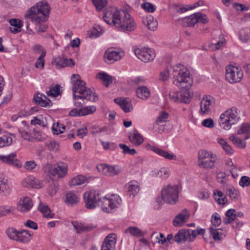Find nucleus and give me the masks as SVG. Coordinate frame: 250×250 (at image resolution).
I'll use <instances>...</instances> for the list:
<instances>
[{
	"label": "nucleus",
	"mask_w": 250,
	"mask_h": 250,
	"mask_svg": "<svg viewBox=\"0 0 250 250\" xmlns=\"http://www.w3.org/2000/svg\"><path fill=\"white\" fill-rule=\"evenodd\" d=\"M227 194L232 200H236L239 196V192L233 187H231L227 189Z\"/></svg>",
	"instance_id": "54"
},
{
	"label": "nucleus",
	"mask_w": 250,
	"mask_h": 250,
	"mask_svg": "<svg viewBox=\"0 0 250 250\" xmlns=\"http://www.w3.org/2000/svg\"><path fill=\"white\" fill-rule=\"evenodd\" d=\"M134 53L140 60L145 62L151 61L155 57L154 51L149 48H137L135 49Z\"/></svg>",
	"instance_id": "12"
},
{
	"label": "nucleus",
	"mask_w": 250,
	"mask_h": 250,
	"mask_svg": "<svg viewBox=\"0 0 250 250\" xmlns=\"http://www.w3.org/2000/svg\"><path fill=\"white\" fill-rule=\"evenodd\" d=\"M50 13V6L46 1H42L30 8L24 18L27 21L26 28L29 29V21L36 25V30L38 32H44L47 28L44 22L48 20Z\"/></svg>",
	"instance_id": "2"
},
{
	"label": "nucleus",
	"mask_w": 250,
	"mask_h": 250,
	"mask_svg": "<svg viewBox=\"0 0 250 250\" xmlns=\"http://www.w3.org/2000/svg\"><path fill=\"white\" fill-rule=\"evenodd\" d=\"M125 232L135 237H141L143 235L141 229L135 227H129L125 229Z\"/></svg>",
	"instance_id": "39"
},
{
	"label": "nucleus",
	"mask_w": 250,
	"mask_h": 250,
	"mask_svg": "<svg viewBox=\"0 0 250 250\" xmlns=\"http://www.w3.org/2000/svg\"><path fill=\"white\" fill-rule=\"evenodd\" d=\"M101 193L99 191L92 190L85 192L83 195L85 207L88 209H94L100 206Z\"/></svg>",
	"instance_id": "7"
},
{
	"label": "nucleus",
	"mask_w": 250,
	"mask_h": 250,
	"mask_svg": "<svg viewBox=\"0 0 250 250\" xmlns=\"http://www.w3.org/2000/svg\"><path fill=\"white\" fill-rule=\"evenodd\" d=\"M226 217L223 219V222L225 225L231 223L233 221L235 220L236 217V211L234 209H229L225 213Z\"/></svg>",
	"instance_id": "31"
},
{
	"label": "nucleus",
	"mask_w": 250,
	"mask_h": 250,
	"mask_svg": "<svg viewBox=\"0 0 250 250\" xmlns=\"http://www.w3.org/2000/svg\"><path fill=\"white\" fill-rule=\"evenodd\" d=\"M52 63L56 66L57 68L72 67L75 65L73 60L71 59H67L64 56H59L53 59Z\"/></svg>",
	"instance_id": "14"
},
{
	"label": "nucleus",
	"mask_w": 250,
	"mask_h": 250,
	"mask_svg": "<svg viewBox=\"0 0 250 250\" xmlns=\"http://www.w3.org/2000/svg\"><path fill=\"white\" fill-rule=\"evenodd\" d=\"M46 94L48 96L53 97H55L61 95L60 85L57 84L55 86L51 87L50 90L46 92Z\"/></svg>",
	"instance_id": "46"
},
{
	"label": "nucleus",
	"mask_w": 250,
	"mask_h": 250,
	"mask_svg": "<svg viewBox=\"0 0 250 250\" xmlns=\"http://www.w3.org/2000/svg\"><path fill=\"white\" fill-rule=\"evenodd\" d=\"M96 77L100 79L106 87H108L112 83V77L104 72L99 73Z\"/></svg>",
	"instance_id": "35"
},
{
	"label": "nucleus",
	"mask_w": 250,
	"mask_h": 250,
	"mask_svg": "<svg viewBox=\"0 0 250 250\" xmlns=\"http://www.w3.org/2000/svg\"><path fill=\"white\" fill-rule=\"evenodd\" d=\"M71 80L73 83V98L74 100L82 99L84 103V101L95 102L98 100L97 94L85 87V82L81 80L79 75L73 74Z\"/></svg>",
	"instance_id": "3"
},
{
	"label": "nucleus",
	"mask_w": 250,
	"mask_h": 250,
	"mask_svg": "<svg viewBox=\"0 0 250 250\" xmlns=\"http://www.w3.org/2000/svg\"><path fill=\"white\" fill-rule=\"evenodd\" d=\"M14 210V208L12 207L7 206H0V216H6Z\"/></svg>",
	"instance_id": "53"
},
{
	"label": "nucleus",
	"mask_w": 250,
	"mask_h": 250,
	"mask_svg": "<svg viewBox=\"0 0 250 250\" xmlns=\"http://www.w3.org/2000/svg\"><path fill=\"white\" fill-rule=\"evenodd\" d=\"M114 101L120 105L125 113L129 112L133 109L131 101L129 98H115Z\"/></svg>",
	"instance_id": "19"
},
{
	"label": "nucleus",
	"mask_w": 250,
	"mask_h": 250,
	"mask_svg": "<svg viewBox=\"0 0 250 250\" xmlns=\"http://www.w3.org/2000/svg\"><path fill=\"white\" fill-rule=\"evenodd\" d=\"M190 229H181L174 236V241L177 243H183L185 241H190Z\"/></svg>",
	"instance_id": "17"
},
{
	"label": "nucleus",
	"mask_w": 250,
	"mask_h": 250,
	"mask_svg": "<svg viewBox=\"0 0 250 250\" xmlns=\"http://www.w3.org/2000/svg\"><path fill=\"white\" fill-rule=\"evenodd\" d=\"M12 143L11 134L6 133L2 136L0 137V147L10 146Z\"/></svg>",
	"instance_id": "42"
},
{
	"label": "nucleus",
	"mask_w": 250,
	"mask_h": 250,
	"mask_svg": "<svg viewBox=\"0 0 250 250\" xmlns=\"http://www.w3.org/2000/svg\"><path fill=\"white\" fill-rule=\"evenodd\" d=\"M121 201V199H119V197L117 195L101 196L99 206L101 207L104 212L109 213L116 208L120 204Z\"/></svg>",
	"instance_id": "6"
},
{
	"label": "nucleus",
	"mask_w": 250,
	"mask_h": 250,
	"mask_svg": "<svg viewBox=\"0 0 250 250\" xmlns=\"http://www.w3.org/2000/svg\"><path fill=\"white\" fill-rule=\"evenodd\" d=\"M65 126L60 123H57L54 124L52 126V131L55 134L58 135L63 132Z\"/></svg>",
	"instance_id": "51"
},
{
	"label": "nucleus",
	"mask_w": 250,
	"mask_h": 250,
	"mask_svg": "<svg viewBox=\"0 0 250 250\" xmlns=\"http://www.w3.org/2000/svg\"><path fill=\"white\" fill-rule=\"evenodd\" d=\"M130 142L135 146H138L144 142L142 136L136 130L129 136Z\"/></svg>",
	"instance_id": "27"
},
{
	"label": "nucleus",
	"mask_w": 250,
	"mask_h": 250,
	"mask_svg": "<svg viewBox=\"0 0 250 250\" xmlns=\"http://www.w3.org/2000/svg\"><path fill=\"white\" fill-rule=\"evenodd\" d=\"M21 185L25 187H32L39 188H41L39 181L32 176L25 178L21 182Z\"/></svg>",
	"instance_id": "23"
},
{
	"label": "nucleus",
	"mask_w": 250,
	"mask_h": 250,
	"mask_svg": "<svg viewBox=\"0 0 250 250\" xmlns=\"http://www.w3.org/2000/svg\"><path fill=\"white\" fill-rule=\"evenodd\" d=\"M119 147L123 149V152L124 154H129L133 155L136 153V151L135 149H131L125 144H119Z\"/></svg>",
	"instance_id": "58"
},
{
	"label": "nucleus",
	"mask_w": 250,
	"mask_h": 250,
	"mask_svg": "<svg viewBox=\"0 0 250 250\" xmlns=\"http://www.w3.org/2000/svg\"><path fill=\"white\" fill-rule=\"evenodd\" d=\"M205 229H198L197 230L190 229V241H193L197 235L204 234Z\"/></svg>",
	"instance_id": "57"
},
{
	"label": "nucleus",
	"mask_w": 250,
	"mask_h": 250,
	"mask_svg": "<svg viewBox=\"0 0 250 250\" xmlns=\"http://www.w3.org/2000/svg\"><path fill=\"white\" fill-rule=\"evenodd\" d=\"M18 232V231L14 228H8L6 231L8 237L10 239L16 241H17Z\"/></svg>",
	"instance_id": "56"
},
{
	"label": "nucleus",
	"mask_w": 250,
	"mask_h": 250,
	"mask_svg": "<svg viewBox=\"0 0 250 250\" xmlns=\"http://www.w3.org/2000/svg\"><path fill=\"white\" fill-rule=\"evenodd\" d=\"M239 119L237 108L232 107L221 114L218 122L222 128L228 130L231 128L232 125L238 123Z\"/></svg>",
	"instance_id": "4"
},
{
	"label": "nucleus",
	"mask_w": 250,
	"mask_h": 250,
	"mask_svg": "<svg viewBox=\"0 0 250 250\" xmlns=\"http://www.w3.org/2000/svg\"><path fill=\"white\" fill-rule=\"evenodd\" d=\"M79 200L78 195L73 191H70L66 194L65 201L68 205H73L77 204Z\"/></svg>",
	"instance_id": "32"
},
{
	"label": "nucleus",
	"mask_w": 250,
	"mask_h": 250,
	"mask_svg": "<svg viewBox=\"0 0 250 250\" xmlns=\"http://www.w3.org/2000/svg\"><path fill=\"white\" fill-rule=\"evenodd\" d=\"M39 209L43 214L44 217L47 218H52L54 217V213H52L49 207L44 205H40Z\"/></svg>",
	"instance_id": "43"
},
{
	"label": "nucleus",
	"mask_w": 250,
	"mask_h": 250,
	"mask_svg": "<svg viewBox=\"0 0 250 250\" xmlns=\"http://www.w3.org/2000/svg\"><path fill=\"white\" fill-rule=\"evenodd\" d=\"M32 200L28 197H23L21 199L18 204V209L21 212H27L33 207Z\"/></svg>",
	"instance_id": "18"
},
{
	"label": "nucleus",
	"mask_w": 250,
	"mask_h": 250,
	"mask_svg": "<svg viewBox=\"0 0 250 250\" xmlns=\"http://www.w3.org/2000/svg\"><path fill=\"white\" fill-rule=\"evenodd\" d=\"M9 23L11 26L10 30L13 33L16 34L21 31L22 26V21L20 19H13L9 20Z\"/></svg>",
	"instance_id": "28"
},
{
	"label": "nucleus",
	"mask_w": 250,
	"mask_h": 250,
	"mask_svg": "<svg viewBox=\"0 0 250 250\" xmlns=\"http://www.w3.org/2000/svg\"><path fill=\"white\" fill-rule=\"evenodd\" d=\"M125 188L130 195L133 196L137 194L140 190L139 183L136 181L129 182L126 185Z\"/></svg>",
	"instance_id": "26"
},
{
	"label": "nucleus",
	"mask_w": 250,
	"mask_h": 250,
	"mask_svg": "<svg viewBox=\"0 0 250 250\" xmlns=\"http://www.w3.org/2000/svg\"><path fill=\"white\" fill-rule=\"evenodd\" d=\"M163 200L166 203L175 204L178 199L179 191L177 186H171L170 185L164 187L161 191Z\"/></svg>",
	"instance_id": "5"
},
{
	"label": "nucleus",
	"mask_w": 250,
	"mask_h": 250,
	"mask_svg": "<svg viewBox=\"0 0 250 250\" xmlns=\"http://www.w3.org/2000/svg\"><path fill=\"white\" fill-rule=\"evenodd\" d=\"M173 83L182 89L178 92L179 99L177 102H189L192 96L188 90L193 84V80L190 77L189 71L184 65L179 64L174 67Z\"/></svg>",
	"instance_id": "1"
},
{
	"label": "nucleus",
	"mask_w": 250,
	"mask_h": 250,
	"mask_svg": "<svg viewBox=\"0 0 250 250\" xmlns=\"http://www.w3.org/2000/svg\"><path fill=\"white\" fill-rule=\"evenodd\" d=\"M218 143L222 146L223 149L228 154L233 153L231 147L223 139H218Z\"/></svg>",
	"instance_id": "48"
},
{
	"label": "nucleus",
	"mask_w": 250,
	"mask_h": 250,
	"mask_svg": "<svg viewBox=\"0 0 250 250\" xmlns=\"http://www.w3.org/2000/svg\"><path fill=\"white\" fill-rule=\"evenodd\" d=\"M37 104L42 107L50 106L52 105L51 101L44 94L38 93L33 98Z\"/></svg>",
	"instance_id": "22"
},
{
	"label": "nucleus",
	"mask_w": 250,
	"mask_h": 250,
	"mask_svg": "<svg viewBox=\"0 0 250 250\" xmlns=\"http://www.w3.org/2000/svg\"><path fill=\"white\" fill-rule=\"evenodd\" d=\"M19 132L21 134V137L23 139L28 140L30 142H31V141H33V139L31 138V134H29L27 131L23 130L22 128H19Z\"/></svg>",
	"instance_id": "63"
},
{
	"label": "nucleus",
	"mask_w": 250,
	"mask_h": 250,
	"mask_svg": "<svg viewBox=\"0 0 250 250\" xmlns=\"http://www.w3.org/2000/svg\"><path fill=\"white\" fill-rule=\"evenodd\" d=\"M168 118V114L165 111L161 112L159 116L156 120V124L158 125L159 124L163 123L167 121Z\"/></svg>",
	"instance_id": "60"
},
{
	"label": "nucleus",
	"mask_w": 250,
	"mask_h": 250,
	"mask_svg": "<svg viewBox=\"0 0 250 250\" xmlns=\"http://www.w3.org/2000/svg\"><path fill=\"white\" fill-rule=\"evenodd\" d=\"M243 77L242 69L232 65H228L226 67L225 78L230 83H238Z\"/></svg>",
	"instance_id": "8"
},
{
	"label": "nucleus",
	"mask_w": 250,
	"mask_h": 250,
	"mask_svg": "<svg viewBox=\"0 0 250 250\" xmlns=\"http://www.w3.org/2000/svg\"><path fill=\"white\" fill-rule=\"evenodd\" d=\"M117 235L114 233L108 234L105 238L101 250H115Z\"/></svg>",
	"instance_id": "15"
},
{
	"label": "nucleus",
	"mask_w": 250,
	"mask_h": 250,
	"mask_svg": "<svg viewBox=\"0 0 250 250\" xmlns=\"http://www.w3.org/2000/svg\"><path fill=\"white\" fill-rule=\"evenodd\" d=\"M151 242L154 245L155 243L164 244L166 242L165 236L161 233L154 232L151 236Z\"/></svg>",
	"instance_id": "36"
},
{
	"label": "nucleus",
	"mask_w": 250,
	"mask_h": 250,
	"mask_svg": "<svg viewBox=\"0 0 250 250\" xmlns=\"http://www.w3.org/2000/svg\"><path fill=\"white\" fill-rule=\"evenodd\" d=\"M143 22L150 30L153 31L156 29L158 25L157 21L151 16L147 17L146 19L143 21Z\"/></svg>",
	"instance_id": "37"
},
{
	"label": "nucleus",
	"mask_w": 250,
	"mask_h": 250,
	"mask_svg": "<svg viewBox=\"0 0 250 250\" xmlns=\"http://www.w3.org/2000/svg\"><path fill=\"white\" fill-rule=\"evenodd\" d=\"M212 224L215 226H219L222 222L220 215L217 212L214 213L211 219Z\"/></svg>",
	"instance_id": "61"
},
{
	"label": "nucleus",
	"mask_w": 250,
	"mask_h": 250,
	"mask_svg": "<svg viewBox=\"0 0 250 250\" xmlns=\"http://www.w3.org/2000/svg\"><path fill=\"white\" fill-rule=\"evenodd\" d=\"M46 170L52 176H57L58 178H63L67 174L68 169V165L64 163H60L56 167H52L50 165H47Z\"/></svg>",
	"instance_id": "10"
},
{
	"label": "nucleus",
	"mask_w": 250,
	"mask_h": 250,
	"mask_svg": "<svg viewBox=\"0 0 250 250\" xmlns=\"http://www.w3.org/2000/svg\"><path fill=\"white\" fill-rule=\"evenodd\" d=\"M155 152L156 153L158 154L160 156L164 157L165 158H166L167 159H168V160H176V156L174 154L169 153L167 151L163 150L158 147H157V149H155Z\"/></svg>",
	"instance_id": "41"
},
{
	"label": "nucleus",
	"mask_w": 250,
	"mask_h": 250,
	"mask_svg": "<svg viewBox=\"0 0 250 250\" xmlns=\"http://www.w3.org/2000/svg\"><path fill=\"white\" fill-rule=\"evenodd\" d=\"M98 171L102 174L109 176H114L121 172V169L117 166H112L105 164L100 165L97 167Z\"/></svg>",
	"instance_id": "13"
},
{
	"label": "nucleus",
	"mask_w": 250,
	"mask_h": 250,
	"mask_svg": "<svg viewBox=\"0 0 250 250\" xmlns=\"http://www.w3.org/2000/svg\"><path fill=\"white\" fill-rule=\"evenodd\" d=\"M33 234V232L25 229L19 231L17 241L23 243H27L31 240Z\"/></svg>",
	"instance_id": "24"
},
{
	"label": "nucleus",
	"mask_w": 250,
	"mask_h": 250,
	"mask_svg": "<svg viewBox=\"0 0 250 250\" xmlns=\"http://www.w3.org/2000/svg\"><path fill=\"white\" fill-rule=\"evenodd\" d=\"M87 178L86 177L79 175L74 178L72 179L69 182V184L70 186H77L81 185L84 184L86 181H87Z\"/></svg>",
	"instance_id": "40"
},
{
	"label": "nucleus",
	"mask_w": 250,
	"mask_h": 250,
	"mask_svg": "<svg viewBox=\"0 0 250 250\" xmlns=\"http://www.w3.org/2000/svg\"><path fill=\"white\" fill-rule=\"evenodd\" d=\"M46 56V51H42V53L41 54L40 56L37 59L35 66L37 68L42 69L43 68L45 63L44 57Z\"/></svg>",
	"instance_id": "50"
},
{
	"label": "nucleus",
	"mask_w": 250,
	"mask_h": 250,
	"mask_svg": "<svg viewBox=\"0 0 250 250\" xmlns=\"http://www.w3.org/2000/svg\"><path fill=\"white\" fill-rule=\"evenodd\" d=\"M225 42V38L223 35H221L219 37V40L216 42L210 44L209 47L212 49H219Z\"/></svg>",
	"instance_id": "55"
},
{
	"label": "nucleus",
	"mask_w": 250,
	"mask_h": 250,
	"mask_svg": "<svg viewBox=\"0 0 250 250\" xmlns=\"http://www.w3.org/2000/svg\"><path fill=\"white\" fill-rule=\"evenodd\" d=\"M211 155H213L211 152H208L205 150H201L198 152V165L200 164L201 161H203L207 158H209Z\"/></svg>",
	"instance_id": "49"
},
{
	"label": "nucleus",
	"mask_w": 250,
	"mask_h": 250,
	"mask_svg": "<svg viewBox=\"0 0 250 250\" xmlns=\"http://www.w3.org/2000/svg\"><path fill=\"white\" fill-rule=\"evenodd\" d=\"M0 160L5 163L14 166H18V161L16 158V154L15 153H11V154L6 156H0Z\"/></svg>",
	"instance_id": "30"
},
{
	"label": "nucleus",
	"mask_w": 250,
	"mask_h": 250,
	"mask_svg": "<svg viewBox=\"0 0 250 250\" xmlns=\"http://www.w3.org/2000/svg\"><path fill=\"white\" fill-rule=\"evenodd\" d=\"M124 55L122 51H118L113 49H108L104 53V57L111 62L120 60Z\"/></svg>",
	"instance_id": "21"
},
{
	"label": "nucleus",
	"mask_w": 250,
	"mask_h": 250,
	"mask_svg": "<svg viewBox=\"0 0 250 250\" xmlns=\"http://www.w3.org/2000/svg\"><path fill=\"white\" fill-rule=\"evenodd\" d=\"M122 13L124 14V17H122V20L120 21V22L116 23V27L129 31L134 30L135 28V23L130 18V15L125 10H123Z\"/></svg>",
	"instance_id": "11"
},
{
	"label": "nucleus",
	"mask_w": 250,
	"mask_h": 250,
	"mask_svg": "<svg viewBox=\"0 0 250 250\" xmlns=\"http://www.w3.org/2000/svg\"><path fill=\"white\" fill-rule=\"evenodd\" d=\"M189 213L187 209H183L179 213L173 221V225L175 227H180L186 222L189 217Z\"/></svg>",
	"instance_id": "16"
},
{
	"label": "nucleus",
	"mask_w": 250,
	"mask_h": 250,
	"mask_svg": "<svg viewBox=\"0 0 250 250\" xmlns=\"http://www.w3.org/2000/svg\"><path fill=\"white\" fill-rule=\"evenodd\" d=\"M239 185L243 188L249 186L250 185V178L246 176H242L239 181Z\"/></svg>",
	"instance_id": "64"
},
{
	"label": "nucleus",
	"mask_w": 250,
	"mask_h": 250,
	"mask_svg": "<svg viewBox=\"0 0 250 250\" xmlns=\"http://www.w3.org/2000/svg\"><path fill=\"white\" fill-rule=\"evenodd\" d=\"M213 98L210 96L203 97L200 103V110L203 114L208 113L212 107Z\"/></svg>",
	"instance_id": "20"
},
{
	"label": "nucleus",
	"mask_w": 250,
	"mask_h": 250,
	"mask_svg": "<svg viewBox=\"0 0 250 250\" xmlns=\"http://www.w3.org/2000/svg\"><path fill=\"white\" fill-rule=\"evenodd\" d=\"M122 11H119L114 7L106 9L103 16L104 21L108 24H113L116 26V23L120 22L122 20L123 14Z\"/></svg>",
	"instance_id": "9"
},
{
	"label": "nucleus",
	"mask_w": 250,
	"mask_h": 250,
	"mask_svg": "<svg viewBox=\"0 0 250 250\" xmlns=\"http://www.w3.org/2000/svg\"><path fill=\"white\" fill-rule=\"evenodd\" d=\"M97 11L102 10L107 4V0H92Z\"/></svg>",
	"instance_id": "52"
},
{
	"label": "nucleus",
	"mask_w": 250,
	"mask_h": 250,
	"mask_svg": "<svg viewBox=\"0 0 250 250\" xmlns=\"http://www.w3.org/2000/svg\"><path fill=\"white\" fill-rule=\"evenodd\" d=\"M137 96L143 100L148 99L150 95L149 89L145 86H139L136 89Z\"/></svg>",
	"instance_id": "25"
},
{
	"label": "nucleus",
	"mask_w": 250,
	"mask_h": 250,
	"mask_svg": "<svg viewBox=\"0 0 250 250\" xmlns=\"http://www.w3.org/2000/svg\"><path fill=\"white\" fill-rule=\"evenodd\" d=\"M229 139L238 147L240 148H244L246 147V142L234 135H231L229 137Z\"/></svg>",
	"instance_id": "45"
},
{
	"label": "nucleus",
	"mask_w": 250,
	"mask_h": 250,
	"mask_svg": "<svg viewBox=\"0 0 250 250\" xmlns=\"http://www.w3.org/2000/svg\"><path fill=\"white\" fill-rule=\"evenodd\" d=\"M214 199L219 205H224L227 202V199L223 192L218 190L215 189L213 192Z\"/></svg>",
	"instance_id": "34"
},
{
	"label": "nucleus",
	"mask_w": 250,
	"mask_h": 250,
	"mask_svg": "<svg viewBox=\"0 0 250 250\" xmlns=\"http://www.w3.org/2000/svg\"><path fill=\"white\" fill-rule=\"evenodd\" d=\"M74 227L78 233H81L83 231H87L91 229V227L82 224H74Z\"/></svg>",
	"instance_id": "59"
},
{
	"label": "nucleus",
	"mask_w": 250,
	"mask_h": 250,
	"mask_svg": "<svg viewBox=\"0 0 250 250\" xmlns=\"http://www.w3.org/2000/svg\"><path fill=\"white\" fill-rule=\"evenodd\" d=\"M198 22L196 19V13L183 19V24L187 27H193Z\"/></svg>",
	"instance_id": "33"
},
{
	"label": "nucleus",
	"mask_w": 250,
	"mask_h": 250,
	"mask_svg": "<svg viewBox=\"0 0 250 250\" xmlns=\"http://www.w3.org/2000/svg\"><path fill=\"white\" fill-rule=\"evenodd\" d=\"M96 107L94 105L86 106L80 109V115L85 116L93 114L96 111Z\"/></svg>",
	"instance_id": "44"
},
{
	"label": "nucleus",
	"mask_w": 250,
	"mask_h": 250,
	"mask_svg": "<svg viewBox=\"0 0 250 250\" xmlns=\"http://www.w3.org/2000/svg\"><path fill=\"white\" fill-rule=\"evenodd\" d=\"M216 160L215 155H211L209 158H207L203 161H201L200 164L198 165L200 167L206 169L212 168L214 167V164Z\"/></svg>",
	"instance_id": "29"
},
{
	"label": "nucleus",
	"mask_w": 250,
	"mask_h": 250,
	"mask_svg": "<svg viewBox=\"0 0 250 250\" xmlns=\"http://www.w3.org/2000/svg\"><path fill=\"white\" fill-rule=\"evenodd\" d=\"M239 38L243 42H250V28L241 29L239 32Z\"/></svg>",
	"instance_id": "38"
},
{
	"label": "nucleus",
	"mask_w": 250,
	"mask_h": 250,
	"mask_svg": "<svg viewBox=\"0 0 250 250\" xmlns=\"http://www.w3.org/2000/svg\"><path fill=\"white\" fill-rule=\"evenodd\" d=\"M210 235L215 240H219L220 239V232L218 229L216 228L211 227L209 228Z\"/></svg>",
	"instance_id": "62"
},
{
	"label": "nucleus",
	"mask_w": 250,
	"mask_h": 250,
	"mask_svg": "<svg viewBox=\"0 0 250 250\" xmlns=\"http://www.w3.org/2000/svg\"><path fill=\"white\" fill-rule=\"evenodd\" d=\"M102 34V29L100 26L94 27L91 31L88 32L89 37L93 38L98 37Z\"/></svg>",
	"instance_id": "47"
}]
</instances>
